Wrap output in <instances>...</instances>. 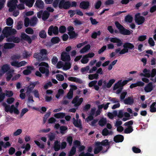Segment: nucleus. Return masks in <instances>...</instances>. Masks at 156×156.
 <instances>
[{
    "mask_svg": "<svg viewBox=\"0 0 156 156\" xmlns=\"http://www.w3.org/2000/svg\"><path fill=\"white\" fill-rule=\"evenodd\" d=\"M123 46V48L121 51L120 48L116 49L115 51V53H117L119 52V54H123L128 52V49H134V46L132 44L127 42L124 43Z\"/></svg>",
    "mask_w": 156,
    "mask_h": 156,
    "instance_id": "nucleus-1",
    "label": "nucleus"
},
{
    "mask_svg": "<svg viewBox=\"0 0 156 156\" xmlns=\"http://www.w3.org/2000/svg\"><path fill=\"white\" fill-rule=\"evenodd\" d=\"M115 24L120 34L123 35H129L131 34L130 30L125 28L118 21H115Z\"/></svg>",
    "mask_w": 156,
    "mask_h": 156,
    "instance_id": "nucleus-2",
    "label": "nucleus"
},
{
    "mask_svg": "<svg viewBox=\"0 0 156 156\" xmlns=\"http://www.w3.org/2000/svg\"><path fill=\"white\" fill-rule=\"evenodd\" d=\"M20 37L22 40H23L28 42L29 44L31 43L32 40H34L37 38V36L36 35L34 34L31 37V38L28 35L24 33H22L21 34Z\"/></svg>",
    "mask_w": 156,
    "mask_h": 156,
    "instance_id": "nucleus-3",
    "label": "nucleus"
},
{
    "mask_svg": "<svg viewBox=\"0 0 156 156\" xmlns=\"http://www.w3.org/2000/svg\"><path fill=\"white\" fill-rule=\"evenodd\" d=\"M52 33L55 35L58 34V29L57 26L54 27L53 25H51L49 27L48 30V33L49 36H51L52 35Z\"/></svg>",
    "mask_w": 156,
    "mask_h": 156,
    "instance_id": "nucleus-4",
    "label": "nucleus"
},
{
    "mask_svg": "<svg viewBox=\"0 0 156 156\" xmlns=\"http://www.w3.org/2000/svg\"><path fill=\"white\" fill-rule=\"evenodd\" d=\"M17 3L10 0L8 1L7 6L9 8V12H12L16 9L17 6Z\"/></svg>",
    "mask_w": 156,
    "mask_h": 156,
    "instance_id": "nucleus-5",
    "label": "nucleus"
},
{
    "mask_svg": "<svg viewBox=\"0 0 156 156\" xmlns=\"http://www.w3.org/2000/svg\"><path fill=\"white\" fill-rule=\"evenodd\" d=\"M79 97L76 96L73 99L72 101V103L74 104L75 107H78L79 106L83 101V99L82 98H81L79 99Z\"/></svg>",
    "mask_w": 156,
    "mask_h": 156,
    "instance_id": "nucleus-6",
    "label": "nucleus"
},
{
    "mask_svg": "<svg viewBox=\"0 0 156 156\" xmlns=\"http://www.w3.org/2000/svg\"><path fill=\"white\" fill-rule=\"evenodd\" d=\"M99 144H100V145L101 146H103L106 147V150L105 151H102V152L103 153H104L105 152H106L108 150L109 148H110V145H109V143L108 142V140L107 139H105L104 140H102L101 142H100L99 141L97 142Z\"/></svg>",
    "mask_w": 156,
    "mask_h": 156,
    "instance_id": "nucleus-7",
    "label": "nucleus"
},
{
    "mask_svg": "<svg viewBox=\"0 0 156 156\" xmlns=\"http://www.w3.org/2000/svg\"><path fill=\"white\" fill-rule=\"evenodd\" d=\"M10 64L12 66L19 68L22 66H25L27 64V62L25 61H23L19 62L18 61H14L11 62Z\"/></svg>",
    "mask_w": 156,
    "mask_h": 156,
    "instance_id": "nucleus-8",
    "label": "nucleus"
},
{
    "mask_svg": "<svg viewBox=\"0 0 156 156\" xmlns=\"http://www.w3.org/2000/svg\"><path fill=\"white\" fill-rule=\"evenodd\" d=\"M61 58V60L64 62H69L71 59L69 53L65 51H63L62 53Z\"/></svg>",
    "mask_w": 156,
    "mask_h": 156,
    "instance_id": "nucleus-9",
    "label": "nucleus"
},
{
    "mask_svg": "<svg viewBox=\"0 0 156 156\" xmlns=\"http://www.w3.org/2000/svg\"><path fill=\"white\" fill-rule=\"evenodd\" d=\"M110 41L112 43H116V45L118 47L122 46L123 44L121 40L116 37H111Z\"/></svg>",
    "mask_w": 156,
    "mask_h": 156,
    "instance_id": "nucleus-10",
    "label": "nucleus"
},
{
    "mask_svg": "<svg viewBox=\"0 0 156 156\" xmlns=\"http://www.w3.org/2000/svg\"><path fill=\"white\" fill-rule=\"evenodd\" d=\"M90 6V3L88 1H83L80 4V7L83 9H88Z\"/></svg>",
    "mask_w": 156,
    "mask_h": 156,
    "instance_id": "nucleus-11",
    "label": "nucleus"
},
{
    "mask_svg": "<svg viewBox=\"0 0 156 156\" xmlns=\"http://www.w3.org/2000/svg\"><path fill=\"white\" fill-rule=\"evenodd\" d=\"M95 147L94 150V152L95 154H97L102 150L103 147L97 142H95Z\"/></svg>",
    "mask_w": 156,
    "mask_h": 156,
    "instance_id": "nucleus-12",
    "label": "nucleus"
},
{
    "mask_svg": "<svg viewBox=\"0 0 156 156\" xmlns=\"http://www.w3.org/2000/svg\"><path fill=\"white\" fill-rule=\"evenodd\" d=\"M34 6L36 8H38L40 9H43L44 7V2L41 0H37Z\"/></svg>",
    "mask_w": 156,
    "mask_h": 156,
    "instance_id": "nucleus-13",
    "label": "nucleus"
},
{
    "mask_svg": "<svg viewBox=\"0 0 156 156\" xmlns=\"http://www.w3.org/2000/svg\"><path fill=\"white\" fill-rule=\"evenodd\" d=\"M39 70L42 74H44L46 77H48L49 75V70L44 67H40L39 68Z\"/></svg>",
    "mask_w": 156,
    "mask_h": 156,
    "instance_id": "nucleus-14",
    "label": "nucleus"
},
{
    "mask_svg": "<svg viewBox=\"0 0 156 156\" xmlns=\"http://www.w3.org/2000/svg\"><path fill=\"white\" fill-rule=\"evenodd\" d=\"M144 73H141L140 74L141 76H144L147 78H150L151 76V71L149 69H144L143 71Z\"/></svg>",
    "mask_w": 156,
    "mask_h": 156,
    "instance_id": "nucleus-15",
    "label": "nucleus"
},
{
    "mask_svg": "<svg viewBox=\"0 0 156 156\" xmlns=\"http://www.w3.org/2000/svg\"><path fill=\"white\" fill-rule=\"evenodd\" d=\"M73 123L74 126L76 127L79 128L80 129H82V126L81 124V120L80 119H77L76 120L74 118H73Z\"/></svg>",
    "mask_w": 156,
    "mask_h": 156,
    "instance_id": "nucleus-16",
    "label": "nucleus"
},
{
    "mask_svg": "<svg viewBox=\"0 0 156 156\" xmlns=\"http://www.w3.org/2000/svg\"><path fill=\"white\" fill-rule=\"evenodd\" d=\"M145 19L144 17L142 16H140L135 18V22L138 25H140L142 24L144 22Z\"/></svg>",
    "mask_w": 156,
    "mask_h": 156,
    "instance_id": "nucleus-17",
    "label": "nucleus"
},
{
    "mask_svg": "<svg viewBox=\"0 0 156 156\" xmlns=\"http://www.w3.org/2000/svg\"><path fill=\"white\" fill-rule=\"evenodd\" d=\"M153 89V83L152 82H150L146 85L144 90L146 92L148 93L151 92Z\"/></svg>",
    "mask_w": 156,
    "mask_h": 156,
    "instance_id": "nucleus-18",
    "label": "nucleus"
},
{
    "mask_svg": "<svg viewBox=\"0 0 156 156\" xmlns=\"http://www.w3.org/2000/svg\"><path fill=\"white\" fill-rule=\"evenodd\" d=\"M10 27H6L3 29L2 33L4 37H7L10 35Z\"/></svg>",
    "mask_w": 156,
    "mask_h": 156,
    "instance_id": "nucleus-19",
    "label": "nucleus"
},
{
    "mask_svg": "<svg viewBox=\"0 0 156 156\" xmlns=\"http://www.w3.org/2000/svg\"><path fill=\"white\" fill-rule=\"evenodd\" d=\"M68 79L69 81L75 82L80 84H81L83 83V81L81 79L76 77H69Z\"/></svg>",
    "mask_w": 156,
    "mask_h": 156,
    "instance_id": "nucleus-20",
    "label": "nucleus"
},
{
    "mask_svg": "<svg viewBox=\"0 0 156 156\" xmlns=\"http://www.w3.org/2000/svg\"><path fill=\"white\" fill-rule=\"evenodd\" d=\"M124 140L123 136L121 135H117L115 136L114 138V140L116 143L122 142Z\"/></svg>",
    "mask_w": 156,
    "mask_h": 156,
    "instance_id": "nucleus-21",
    "label": "nucleus"
},
{
    "mask_svg": "<svg viewBox=\"0 0 156 156\" xmlns=\"http://www.w3.org/2000/svg\"><path fill=\"white\" fill-rule=\"evenodd\" d=\"M15 46V44L12 43H5L3 46V48L4 49H11L14 48Z\"/></svg>",
    "mask_w": 156,
    "mask_h": 156,
    "instance_id": "nucleus-22",
    "label": "nucleus"
},
{
    "mask_svg": "<svg viewBox=\"0 0 156 156\" xmlns=\"http://www.w3.org/2000/svg\"><path fill=\"white\" fill-rule=\"evenodd\" d=\"M134 99L130 97H128L124 100V103L126 105H131L134 103Z\"/></svg>",
    "mask_w": 156,
    "mask_h": 156,
    "instance_id": "nucleus-23",
    "label": "nucleus"
},
{
    "mask_svg": "<svg viewBox=\"0 0 156 156\" xmlns=\"http://www.w3.org/2000/svg\"><path fill=\"white\" fill-rule=\"evenodd\" d=\"M144 83L141 81H139L136 83H132L129 86V88L132 89L133 88L137 87V86H144Z\"/></svg>",
    "mask_w": 156,
    "mask_h": 156,
    "instance_id": "nucleus-24",
    "label": "nucleus"
},
{
    "mask_svg": "<svg viewBox=\"0 0 156 156\" xmlns=\"http://www.w3.org/2000/svg\"><path fill=\"white\" fill-rule=\"evenodd\" d=\"M16 114L18 115L20 113V112L17 109V108L15 107L14 105H12L10 107V112L11 113H12L13 112Z\"/></svg>",
    "mask_w": 156,
    "mask_h": 156,
    "instance_id": "nucleus-25",
    "label": "nucleus"
},
{
    "mask_svg": "<svg viewBox=\"0 0 156 156\" xmlns=\"http://www.w3.org/2000/svg\"><path fill=\"white\" fill-rule=\"evenodd\" d=\"M43 55H41V52L36 53L34 55V58L38 59V60L42 61L44 60V58L43 57Z\"/></svg>",
    "mask_w": 156,
    "mask_h": 156,
    "instance_id": "nucleus-26",
    "label": "nucleus"
},
{
    "mask_svg": "<svg viewBox=\"0 0 156 156\" xmlns=\"http://www.w3.org/2000/svg\"><path fill=\"white\" fill-rule=\"evenodd\" d=\"M50 14L47 10H45L43 12L42 18L43 20L45 21L47 20L49 17Z\"/></svg>",
    "mask_w": 156,
    "mask_h": 156,
    "instance_id": "nucleus-27",
    "label": "nucleus"
},
{
    "mask_svg": "<svg viewBox=\"0 0 156 156\" xmlns=\"http://www.w3.org/2000/svg\"><path fill=\"white\" fill-rule=\"evenodd\" d=\"M54 147L55 151H58L61 148L60 142L57 140L55 141L54 143Z\"/></svg>",
    "mask_w": 156,
    "mask_h": 156,
    "instance_id": "nucleus-28",
    "label": "nucleus"
},
{
    "mask_svg": "<svg viewBox=\"0 0 156 156\" xmlns=\"http://www.w3.org/2000/svg\"><path fill=\"white\" fill-rule=\"evenodd\" d=\"M71 67V64L69 62H66L63 66V69L64 70L69 69Z\"/></svg>",
    "mask_w": 156,
    "mask_h": 156,
    "instance_id": "nucleus-29",
    "label": "nucleus"
},
{
    "mask_svg": "<svg viewBox=\"0 0 156 156\" xmlns=\"http://www.w3.org/2000/svg\"><path fill=\"white\" fill-rule=\"evenodd\" d=\"M64 93V91L63 89H59L58 90L57 93L55 95L56 98L57 99L59 98L60 96H62L63 95Z\"/></svg>",
    "mask_w": 156,
    "mask_h": 156,
    "instance_id": "nucleus-30",
    "label": "nucleus"
},
{
    "mask_svg": "<svg viewBox=\"0 0 156 156\" xmlns=\"http://www.w3.org/2000/svg\"><path fill=\"white\" fill-rule=\"evenodd\" d=\"M35 0H26L25 4L29 8L31 7L34 2Z\"/></svg>",
    "mask_w": 156,
    "mask_h": 156,
    "instance_id": "nucleus-31",
    "label": "nucleus"
},
{
    "mask_svg": "<svg viewBox=\"0 0 156 156\" xmlns=\"http://www.w3.org/2000/svg\"><path fill=\"white\" fill-rule=\"evenodd\" d=\"M65 113L59 112L55 114L54 117L56 118H63L65 116Z\"/></svg>",
    "mask_w": 156,
    "mask_h": 156,
    "instance_id": "nucleus-32",
    "label": "nucleus"
},
{
    "mask_svg": "<svg viewBox=\"0 0 156 156\" xmlns=\"http://www.w3.org/2000/svg\"><path fill=\"white\" fill-rule=\"evenodd\" d=\"M21 57V55L20 54L13 55L11 56V59L13 61L12 62L17 61L16 60H19Z\"/></svg>",
    "mask_w": 156,
    "mask_h": 156,
    "instance_id": "nucleus-33",
    "label": "nucleus"
},
{
    "mask_svg": "<svg viewBox=\"0 0 156 156\" xmlns=\"http://www.w3.org/2000/svg\"><path fill=\"white\" fill-rule=\"evenodd\" d=\"M133 130V127L132 126H128L127 128H126L124 131L125 133L128 134L132 132Z\"/></svg>",
    "mask_w": 156,
    "mask_h": 156,
    "instance_id": "nucleus-34",
    "label": "nucleus"
},
{
    "mask_svg": "<svg viewBox=\"0 0 156 156\" xmlns=\"http://www.w3.org/2000/svg\"><path fill=\"white\" fill-rule=\"evenodd\" d=\"M90 48V44H87L85 45L80 50V52L81 53H83L86 52L88 51Z\"/></svg>",
    "mask_w": 156,
    "mask_h": 156,
    "instance_id": "nucleus-35",
    "label": "nucleus"
},
{
    "mask_svg": "<svg viewBox=\"0 0 156 156\" xmlns=\"http://www.w3.org/2000/svg\"><path fill=\"white\" fill-rule=\"evenodd\" d=\"M106 123L107 121L106 119L103 118L99 121L98 124L101 126H103L106 124Z\"/></svg>",
    "mask_w": 156,
    "mask_h": 156,
    "instance_id": "nucleus-36",
    "label": "nucleus"
},
{
    "mask_svg": "<svg viewBox=\"0 0 156 156\" xmlns=\"http://www.w3.org/2000/svg\"><path fill=\"white\" fill-rule=\"evenodd\" d=\"M1 69L2 71L4 73H5L7 72L10 69V67L8 65L5 64L2 66Z\"/></svg>",
    "mask_w": 156,
    "mask_h": 156,
    "instance_id": "nucleus-37",
    "label": "nucleus"
},
{
    "mask_svg": "<svg viewBox=\"0 0 156 156\" xmlns=\"http://www.w3.org/2000/svg\"><path fill=\"white\" fill-rule=\"evenodd\" d=\"M133 20V17L129 15L126 16L125 18V21L126 22L131 23L132 22Z\"/></svg>",
    "mask_w": 156,
    "mask_h": 156,
    "instance_id": "nucleus-38",
    "label": "nucleus"
},
{
    "mask_svg": "<svg viewBox=\"0 0 156 156\" xmlns=\"http://www.w3.org/2000/svg\"><path fill=\"white\" fill-rule=\"evenodd\" d=\"M122 87V84H121V81H119L117 83H115L113 87V90H116L118 88Z\"/></svg>",
    "mask_w": 156,
    "mask_h": 156,
    "instance_id": "nucleus-39",
    "label": "nucleus"
},
{
    "mask_svg": "<svg viewBox=\"0 0 156 156\" xmlns=\"http://www.w3.org/2000/svg\"><path fill=\"white\" fill-rule=\"evenodd\" d=\"M60 0H54L52 2V6L55 8H57L58 7L59 8V5L60 3Z\"/></svg>",
    "mask_w": 156,
    "mask_h": 156,
    "instance_id": "nucleus-40",
    "label": "nucleus"
},
{
    "mask_svg": "<svg viewBox=\"0 0 156 156\" xmlns=\"http://www.w3.org/2000/svg\"><path fill=\"white\" fill-rule=\"evenodd\" d=\"M32 69V68L31 66H28L26 69L24 70L23 72V73L25 75H28L31 73V70Z\"/></svg>",
    "mask_w": 156,
    "mask_h": 156,
    "instance_id": "nucleus-41",
    "label": "nucleus"
},
{
    "mask_svg": "<svg viewBox=\"0 0 156 156\" xmlns=\"http://www.w3.org/2000/svg\"><path fill=\"white\" fill-rule=\"evenodd\" d=\"M60 39L58 37H54L51 39V42L53 44L58 43L60 41Z\"/></svg>",
    "mask_w": 156,
    "mask_h": 156,
    "instance_id": "nucleus-42",
    "label": "nucleus"
},
{
    "mask_svg": "<svg viewBox=\"0 0 156 156\" xmlns=\"http://www.w3.org/2000/svg\"><path fill=\"white\" fill-rule=\"evenodd\" d=\"M39 36L41 38H45L47 36L46 33L44 30H42L40 32Z\"/></svg>",
    "mask_w": 156,
    "mask_h": 156,
    "instance_id": "nucleus-43",
    "label": "nucleus"
},
{
    "mask_svg": "<svg viewBox=\"0 0 156 156\" xmlns=\"http://www.w3.org/2000/svg\"><path fill=\"white\" fill-rule=\"evenodd\" d=\"M98 76V75L97 73L90 74L89 75L88 78L90 80H93L94 79H97Z\"/></svg>",
    "mask_w": 156,
    "mask_h": 156,
    "instance_id": "nucleus-44",
    "label": "nucleus"
},
{
    "mask_svg": "<svg viewBox=\"0 0 156 156\" xmlns=\"http://www.w3.org/2000/svg\"><path fill=\"white\" fill-rule=\"evenodd\" d=\"M13 23V21L12 19L9 17L6 19V23L8 26H11Z\"/></svg>",
    "mask_w": 156,
    "mask_h": 156,
    "instance_id": "nucleus-45",
    "label": "nucleus"
},
{
    "mask_svg": "<svg viewBox=\"0 0 156 156\" xmlns=\"http://www.w3.org/2000/svg\"><path fill=\"white\" fill-rule=\"evenodd\" d=\"M112 133V132L111 131L110 132H109L108 130L106 128H105L102 131V134L104 136H107L108 134L110 133Z\"/></svg>",
    "mask_w": 156,
    "mask_h": 156,
    "instance_id": "nucleus-46",
    "label": "nucleus"
},
{
    "mask_svg": "<svg viewBox=\"0 0 156 156\" xmlns=\"http://www.w3.org/2000/svg\"><path fill=\"white\" fill-rule=\"evenodd\" d=\"M68 34L69 36V38L71 39H73L77 35L74 31L71 32H68Z\"/></svg>",
    "mask_w": 156,
    "mask_h": 156,
    "instance_id": "nucleus-47",
    "label": "nucleus"
},
{
    "mask_svg": "<svg viewBox=\"0 0 156 156\" xmlns=\"http://www.w3.org/2000/svg\"><path fill=\"white\" fill-rule=\"evenodd\" d=\"M115 81V80L114 79L110 80L106 85V87L108 88H110Z\"/></svg>",
    "mask_w": 156,
    "mask_h": 156,
    "instance_id": "nucleus-48",
    "label": "nucleus"
},
{
    "mask_svg": "<svg viewBox=\"0 0 156 156\" xmlns=\"http://www.w3.org/2000/svg\"><path fill=\"white\" fill-rule=\"evenodd\" d=\"M34 87V85L32 83L30 84L27 87V92H28L30 94L32 91Z\"/></svg>",
    "mask_w": 156,
    "mask_h": 156,
    "instance_id": "nucleus-49",
    "label": "nucleus"
},
{
    "mask_svg": "<svg viewBox=\"0 0 156 156\" xmlns=\"http://www.w3.org/2000/svg\"><path fill=\"white\" fill-rule=\"evenodd\" d=\"M66 141L69 144V146H71L72 145L73 141V138L71 136H69L67 137L66 140Z\"/></svg>",
    "mask_w": 156,
    "mask_h": 156,
    "instance_id": "nucleus-50",
    "label": "nucleus"
},
{
    "mask_svg": "<svg viewBox=\"0 0 156 156\" xmlns=\"http://www.w3.org/2000/svg\"><path fill=\"white\" fill-rule=\"evenodd\" d=\"M25 31L26 33L29 34H32L34 32L33 29L30 27L27 28Z\"/></svg>",
    "mask_w": 156,
    "mask_h": 156,
    "instance_id": "nucleus-51",
    "label": "nucleus"
},
{
    "mask_svg": "<svg viewBox=\"0 0 156 156\" xmlns=\"http://www.w3.org/2000/svg\"><path fill=\"white\" fill-rule=\"evenodd\" d=\"M91 105L89 104H86L83 107L82 110L83 112H87L90 108Z\"/></svg>",
    "mask_w": 156,
    "mask_h": 156,
    "instance_id": "nucleus-52",
    "label": "nucleus"
},
{
    "mask_svg": "<svg viewBox=\"0 0 156 156\" xmlns=\"http://www.w3.org/2000/svg\"><path fill=\"white\" fill-rule=\"evenodd\" d=\"M65 0H60L59 5V8L61 9H64Z\"/></svg>",
    "mask_w": 156,
    "mask_h": 156,
    "instance_id": "nucleus-53",
    "label": "nucleus"
},
{
    "mask_svg": "<svg viewBox=\"0 0 156 156\" xmlns=\"http://www.w3.org/2000/svg\"><path fill=\"white\" fill-rule=\"evenodd\" d=\"M57 79L59 81H62L64 79L63 76L60 74H57L56 76Z\"/></svg>",
    "mask_w": 156,
    "mask_h": 156,
    "instance_id": "nucleus-54",
    "label": "nucleus"
},
{
    "mask_svg": "<svg viewBox=\"0 0 156 156\" xmlns=\"http://www.w3.org/2000/svg\"><path fill=\"white\" fill-rule=\"evenodd\" d=\"M89 61V59L86 55L84 56L81 60V62L83 64H86Z\"/></svg>",
    "mask_w": 156,
    "mask_h": 156,
    "instance_id": "nucleus-55",
    "label": "nucleus"
},
{
    "mask_svg": "<svg viewBox=\"0 0 156 156\" xmlns=\"http://www.w3.org/2000/svg\"><path fill=\"white\" fill-rule=\"evenodd\" d=\"M78 156H94V155L93 154L88 152L85 153L84 152H82L79 154Z\"/></svg>",
    "mask_w": 156,
    "mask_h": 156,
    "instance_id": "nucleus-56",
    "label": "nucleus"
},
{
    "mask_svg": "<svg viewBox=\"0 0 156 156\" xmlns=\"http://www.w3.org/2000/svg\"><path fill=\"white\" fill-rule=\"evenodd\" d=\"M70 1L68 0H65L64 9L66 10L70 8Z\"/></svg>",
    "mask_w": 156,
    "mask_h": 156,
    "instance_id": "nucleus-57",
    "label": "nucleus"
},
{
    "mask_svg": "<svg viewBox=\"0 0 156 156\" xmlns=\"http://www.w3.org/2000/svg\"><path fill=\"white\" fill-rule=\"evenodd\" d=\"M37 20V18L36 17L33 18L31 19L30 23L31 26H34L36 24Z\"/></svg>",
    "mask_w": 156,
    "mask_h": 156,
    "instance_id": "nucleus-58",
    "label": "nucleus"
},
{
    "mask_svg": "<svg viewBox=\"0 0 156 156\" xmlns=\"http://www.w3.org/2000/svg\"><path fill=\"white\" fill-rule=\"evenodd\" d=\"M132 150L133 152L135 153H140L141 151L140 149L135 146L132 147Z\"/></svg>",
    "mask_w": 156,
    "mask_h": 156,
    "instance_id": "nucleus-59",
    "label": "nucleus"
},
{
    "mask_svg": "<svg viewBox=\"0 0 156 156\" xmlns=\"http://www.w3.org/2000/svg\"><path fill=\"white\" fill-rule=\"evenodd\" d=\"M76 151V147H75L74 146H73L69 152V154L70 155H74Z\"/></svg>",
    "mask_w": 156,
    "mask_h": 156,
    "instance_id": "nucleus-60",
    "label": "nucleus"
},
{
    "mask_svg": "<svg viewBox=\"0 0 156 156\" xmlns=\"http://www.w3.org/2000/svg\"><path fill=\"white\" fill-rule=\"evenodd\" d=\"M6 93L5 96L8 97H11L13 95V93L11 90H6L5 91Z\"/></svg>",
    "mask_w": 156,
    "mask_h": 156,
    "instance_id": "nucleus-61",
    "label": "nucleus"
},
{
    "mask_svg": "<svg viewBox=\"0 0 156 156\" xmlns=\"http://www.w3.org/2000/svg\"><path fill=\"white\" fill-rule=\"evenodd\" d=\"M30 21V19L28 17L25 18L24 20V24L26 27H27L29 26Z\"/></svg>",
    "mask_w": 156,
    "mask_h": 156,
    "instance_id": "nucleus-62",
    "label": "nucleus"
},
{
    "mask_svg": "<svg viewBox=\"0 0 156 156\" xmlns=\"http://www.w3.org/2000/svg\"><path fill=\"white\" fill-rule=\"evenodd\" d=\"M66 30V28L64 26H61L59 28V31L60 33L63 34L64 33Z\"/></svg>",
    "mask_w": 156,
    "mask_h": 156,
    "instance_id": "nucleus-63",
    "label": "nucleus"
},
{
    "mask_svg": "<svg viewBox=\"0 0 156 156\" xmlns=\"http://www.w3.org/2000/svg\"><path fill=\"white\" fill-rule=\"evenodd\" d=\"M102 4V2L100 0H98L95 4V7L96 9H98Z\"/></svg>",
    "mask_w": 156,
    "mask_h": 156,
    "instance_id": "nucleus-64",
    "label": "nucleus"
}]
</instances>
